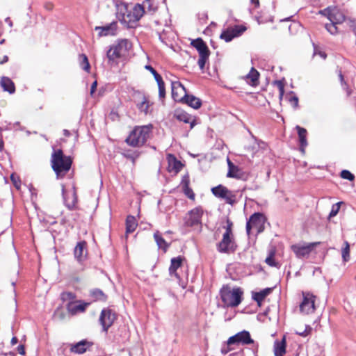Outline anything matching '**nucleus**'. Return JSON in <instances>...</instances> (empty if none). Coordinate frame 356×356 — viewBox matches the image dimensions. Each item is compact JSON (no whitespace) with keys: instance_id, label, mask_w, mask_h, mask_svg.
Listing matches in <instances>:
<instances>
[{"instance_id":"obj_1","label":"nucleus","mask_w":356,"mask_h":356,"mask_svg":"<svg viewBox=\"0 0 356 356\" xmlns=\"http://www.w3.org/2000/svg\"><path fill=\"white\" fill-rule=\"evenodd\" d=\"M51 164L57 178H63L72 167V159L70 156L65 155L61 149H54Z\"/></svg>"},{"instance_id":"obj_2","label":"nucleus","mask_w":356,"mask_h":356,"mask_svg":"<svg viewBox=\"0 0 356 356\" xmlns=\"http://www.w3.org/2000/svg\"><path fill=\"white\" fill-rule=\"evenodd\" d=\"M153 125L136 126L131 130L124 142L132 147H143L149 138Z\"/></svg>"},{"instance_id":"obj_3","label":"nucleus","mask_w":356,"mask_h":356,"mask_svg":"<svg viewBox=\"0 0 356 356\" xmlns=\"http://www.w3.org/2000/svg\"><path fill=\"white\" fill-rule=\"evenodd\" d=\"M243 294L240 287L231 289L228 285H223L220 290V296L225 307H236L242 301Z\"/></svg>"},{"instance_id":"obj_4","label":"nucleus","mask_w":356,"mask_h":356,"mask_svg":"<svg viewBox=\"0 0 356 356\" xmlns=\"http://www.w3.org/2000/svg\"><path fill=\"white\" fill-rule=\"evenodd\" d=\"M60 298L63 302H67V312H84L91 305L88 301L76 300V294L71 291L62 292Z\"/></svg>"},{"instance_id":"obj_5","label":"nucleus","mask_w":356,"mask_h":356,"mask_svg":"<svg viewBox=\"0 0 356 356\" xmlns=\"http://www.w3.org/2000/svg\"><path fill=\"white\" fill-rule=\"evenodd\" d=\"M229 343H233L234 345L254 344V346L252 350L254 356H257L259 344L258 343L255 344L254 341L252 339L249 331L244 330L241 332H238V333L235 334L233 336H231L230 337H229Z\"/></svg>"},{"instance_id":"obj_6","label":"nucleus","mask_w":356,"mask_h":356,"mask_svg":"<svg viewBox=\"0 0 356 356\" xmlns=\"http://www.w3.org/2000/svg\"><path fill=\"white\" fill-rule=\"evenodd\" d=\"M129 40L127 39H120L117 41L116 44L110 46L109 49L106 52V57L109 63H113L116 59L122 57V51L124 49H128Z\"/></svg>"},{"instance_id":"obj_7","label":"nucleus","mask_w":356,"mask_h":356,"mask_svg":"<svg viewBox=\"0 0 356 356\" xmlns=\"http://www.w3.org/2000/svg\"><path fill=\"white\" fill-rule=\"evenodd\" d=\"M211 192L215 197L224 200L230 205H234L236 202V195L222 184L213 187Z\"/></svg>"},{"instance_id":"obj_8","label":"nucleus","mask_w":356,"mask_h":356,"mask_svg":"<svg viewBox=\"0 0 356 356\" xmlns=\"http://www.w3.org/2000/svg\"><path fill=\"white\" fill-rule=\"evenodd\" d=\"M216 246L217 250L220 253L234 252L237 249L233 235L228 234H223L222 240Z\"/></svg>"},{"instance_id":"obj_9","label":"nucleus","mask_w":356,"mask_h":356,"mask_svg":"<svg viewBox=\"0 0 356 356\" xmlns=\"http://www.w3.org/2000/svg\"><path fill=\"white\" fill-rule=\"evenodd\" d=\"M124 12L122 10L117 13V18L121 24H124L127 29H134L137 26V22L138 20L136 19V17L132 14L131 11L128 10L125 6Z\"/></svg>"},{"instance_id":"obj_10","label":"nucleus","mask_w":356,"mask_h":356,"mask_svg":"<svg viewBox=\"0 0 356 356\" xmlns=\"http://www.w3.org/2000/svg\"><path fill=\"white\" fill-rule=\"evenodd\" d=\"M321 242L309 243L305 245L294 244L291 246L292 251L295 253L296 257L300 259L308 257L314 248L318 245Z\"/></svg>"},{"instance_id":"obj_11","label":"nucleus","mask_w":356,"mask_h":356,"mask_svg":"<svg viewBox=\"0 0 356 356\" xmlns=\"http://www.w3.org/2000/svg\"><path fill=\"white\" fill-rule=\"evenodd\" d=\"M118 28V22L113 21L104 26H95V31H98V38L115 36L117 35Z\"/></svg>"},{"instance_id":"obj_12","label":"nucleus","mask_w":356,"mask_h":356,"mask_svg":"<svg viewBox=\"0 0 356 356\" xmlns=\"http://www.w3.org/2000/svg\"><path fill=\"white\" fill-rule=\"evenodd\" d=\"M202 207L199 206L189 211L188 218L186 220V225L188 227H193L202 223V217L203 215Z\"/></svg>"},{"instance_id":"obj_13","label":"nucleus","mask_w":356,"mask_h":356,"mask_svg":"<svg viewBox=\"0 0 356 356\" xmlns=\"http://www.w3.org/2000/svg\"><path fill=\"white\" fill-rule=\"evenodd\" d=\"M267 218L266 216L260 212H255L252 214L246 222V232L250 235L251 229L259 226L261 223H266Z\"/></svg>"},{"instance_id":"obj_14","label":"nucleus","mask_w":356,"mask_h":356,"mask_svg":"<svg viewBox=\"0 0 356 356\" xmlns=\"http://www.w3.org/2000/svg\"><path fill=\"white\" fill-rule=\"evenodd\" d=\"M317 297L310 293H303V299L300 304V312L308 311L310 309L316 310L318 307L316 305V300Z\"/></svg>"},{"instance_id":"obj_15","label":"nucleus","mask_w":356,"mask_h":356,"mask_svg":"<svg viewBox=\"0 0 356 356\" xmlns=\"http://www.w3.org/2000/svg\"><path fill=\"white\" fill-rule=\"evenodd\" d=\"M321 13L326 15L330 22H335L336 24L342 23L345 20L344 15L336 8L331 9L328 7L321 10Z\"/></svg>"},{"instance_id":"obj_16","label":"nucleus","mask_w":356,"mask_h":356,"mask_svg":"<svg viewBox=\"0 0 356 356\" xmlns=\"http://www.w3.org/2000/svg\"><path fill=\"white\" fill-rule=\"evenodd\" d=\"M184 260L185 257L181 255L171 259L170 265L168 269L170 276L175 277L178 280H181L180 275L177 272V270L178 268L181 267Z\"/></svg>"},{"instance_id":"obj_17","label":"nucleus","mask_w":356,"mask_h":356,"mask_svg":"<svg viewBox=\"0 0 356 356\" xmlns=\"http://www.w3.org/2000/svg\"><path fill=\"white\" fill-rule=\"evenodd\" d=\"M117 317V313H100L99 322L102 326L103 331L106 332Z\"/></svg>"},{"instance_id":"obj_18","label":"nucleus","mask_w":356,"mask_h":356,"mask_svg":"<svg viewBox=\"0 0 356 356\" xmlns=\"http://www.w3.org/2000/svg\"><path fill=\"white\" fill-rule=\"evenodd\" d=\"M93 342L89 341L87 339H82L80 341L72 344L70 347V352L76 354H83L93 346Z\"/></svg>"},{"instance_id":"obj_19","label":"nucleus","mask_w":356,"mask_h":356,"mask_svg":"<svg viewBox=\"0 0 356 356\" xmlns=\"http://www.w3.org/2000/svg\"><path fill=\"white\" fill-rule=\"evenodd\" d=\"M191 45L198 52L199 56H210V50L207 43L202 38H197L191 41Z\"/></svg>"},{"instance_id":"obj_20","label":"nucleus","mask_w":356,"mask_h":356,"mask_svg":"<svg viewBox=\"0 0 356 356\" xmlns=\"http://www.w3.org/2000/svg\"><path fill=\"white\" fill-rule=\"evenodd\" d=\"M75 259L79 262L83 261L87 256V243L85 241H79L74 250Z\"/></svg>"},{"instance_id":"obj_21","label":"nucleus","mask_w":356,"mask_h":356,"mask_svg":"<svg viewBox=\"0 0 356 356\" xmlns=\"http://www.w3.org/2000/svg\"><path fill=\"white\" fill-rule=\"evenodd\" d=\"M180 103L186 104L194 109H198L201 107L202 103L200 98L193 95H189L187 92L180 98Z\"/></svg>"},{"instance_id":"obj_22","label":"nucleus","mask_w":356,"mask_h":356,"mask_svg":"<svg viewBox=\"0 0 356 356\" xmlns=\"http://www.w3.org/2000/svg\"><path fill=\"white\" fill-rule=\"evenodd\" d=\"M167 160L168 163V171L169 172H174L177 174L180 172L184 167V164L172 154H168L167 155Z\"/></svg>"},{"instance_id":"obj_23","label":"nucleus","mask_w":356,"mask_h":356,"mask_svg":"<svg viewBox=\"0 0 356 356\" xmlns=\"http://www.w3.org/2000/svg\"><path fill=\"white\" fill-rule=\"evenodd\" d=\"M62 195L63 198V202L65 206L70 211H74L78 209L77 203H78V195L77 192L74 191L72 193V199L71 202H69L67 198V195L65 193V188L64 185H62Z\"/></svg>"},{"instance_id":"obj_24","label":"nucleus","mask_w":356,"mask_h":356,"mask_svg":"<svg viewBox=\"0 0 356 356\" xmlns=\"http://www.w3.org/2000/svg\"><path fill=\"white\" fill-rule=\"evenodd\" d=\"M88 296L91 299L89 302L91 303L97 301L106 302L108 298L107 295L102 290L97 288L90 289Z\"/></svg>"},{"instance_id":"obj_25","label":"nucleus","mask_w":356,"mask_h":356,"mask_svg":"<svg viewBox=\"0 0 356 356\" xmlns=\"http://www.w3.org/2000/svg\"><path fill=\"white\" fill-rule=\"evenodd\" d=\"M273 288L267 287L258 292H252V299L257 302L258 306H261L264 299L272 293Z\"/></svg>"},{"instance_id":"obj_26","label":"nucleus","mask_w":356,"mask_h":356,"mask_svg":"<svg viewBox=\"0 0 356 356\" xmlns=\"http://www.w3.org/2000/svg\"><path fill=\"white\" fill-rule=\"evenodd\" d=\"M296 129L297 130L298 135V142L300 145V149L301 151H304L305 148L307 146L308 143L307 140V131L306 129L297 125L296 127Z\"/></svg>"},{"instance_id":"obj_27","label":"nucleus","mask_w":356,"mask_h":356,"mask_svg":"<svg viewBox=\"0 0 356 356\" xmlns=\"http://www.w3.org/2000/svg\"><path fill=\"white\" fill-rule=\"evenodd\" d=\"M286 341L285 336L281 341L275 340L274 342V354L275 356H284L286 353Z\"/></svg>"},{"instance_id":"obj_28","label":"nucleus","mask_w":356,"mask_h":356,"mask_svg":"<svg viewBox=\"0 0 356 356\" xmlns=\"http://www.w3.org/2000/svg\"><path fill=\"white\" fill-rule=\"evenodd\" d=\"M1 86L4 91L13 94L15 92V86L14 82L7 76H2L1 79Z\"/></svg>"},{"instance_id":"obj_29","label":"nucleus","mask_w":356,"mask_h":356,"mask_svg":"<svg viewBox=\"0 0 356 356\" xmlns=\"http://www.w3.org/2000/svg\"><path fill=\"white\" fill-rule=\"evenodd\" d=\"M181 89L185 93L186 92V90L183 84L180 81H172L171 83V90H172V99L177 102H180L179 95L177 92V90Z\"/></svg>"},{"instance_id":"obj_30","label":"nucleus","mask_w":356,"mask_h":356,"mask_svg":"<svg viewBox=\"0 0 356 356\" xmlns=\"http://www.w3.org/2000/svg\"><path fill=\"white\" fill-rule=\"evenodd\" d=\"M173 116L179 122H183L184 123H188L190 122V120L193 118V116L185 111L181 108H177L174 111Z\"/></svg>"},{"instance_id":"obj_31","label":"nucleus","mask_w":356,"mask_h":356,"mask_svg":"<svg viewBox=\"0 0 356 356\" xmlns=\"http://www.w3.org/2000/svg\"><path fill=\"white\" fill-rule=\"evenodd\" d=\"M121 154L122 156L127 159L130 160L133 164H135L136 161L141 154V152L138 150H132V149H124Z\"/></svg>"},{"instance_id":"obj_32","label":"nucleus","mask_w":356,"mask_h":356,"mask_svg":"<svg viewBox=\"0 0 356 356\" xmlns=\"http://www.w3.org/2000/svg\"><path fill=\"white\" fill-rule=\"evenodd\" d=\"M244 175H245V173L237 165L231 166L230 169H228V172L227 174V177L235 178L237 179H243Z\"/></svg>"},{"instance_id":"obj_33","label":"nucleus","mask_w":356,"mask_h":356,"mask_svg":"<svg viewBox=\"0 0 356 356\" xmlns=\"http://www.w3.org/2000/svg\"><path fill=\"white\" fill-rule=\"evenodd\" d=\"M138 226V222L134 216L129 215L126 218V234L133 233Z\"/></svg>"},{"instance_id":"obj_34","label":"nucleus","mask_w":356,"mask_h":356,"mask_svg":"<svg viewBox=\"0 0 356 356\" xmlns=\"http://www.w3.org/2000/svg\"><path fill=\"white\" fill-rule=\"evenodd\" d=\"M154 238L156 243V245L159 249H162L164 252L168 249L170 244L168 243L161 236L159 231H156L154 234Z\"/></svg>"},{"instance_id":"obj_35","label":"nucleus","mask_w":356,"mask_h":356,"mask_svg":"<svg viewBox=\"0 0 356 356\" xmlns=\"http://www.w3.org/2000/svg\"><path fill=\"white\" fill-rule=\"evenodd\" d=\"M152 105V103H150L146 96L143 95L142 102L138 103L136 106L140 112H143L145 115L151 113V111H149V107Z\"/></svg>"},{"instance_id":"obj_36","label":"nucleus","mask_w":356,"mask_h":356,"mask_svg":"<svg viewBox=\"0 0 356 356\" xmlns=\"http://www.w3.org/2000/svg\"><path fill=\"white\" fill-rule=\"evenodd\" d=\"M254 18L259 24L274 22V16L270 15H267L266 13H264L263 11L259 13L254 17Z\"/></svg>"},{"instance_id":"obj_37","label":"nucleus","mask_w":356,"mask_h":356,"mask_svg":"<svg viewBox=\"0 0 356 356\" xmlns=\"http://www.w3.org/2000/svg\"><path fill=\"white\" fill-rule=\"evenodd\" d=\"M259 73L254 67H252L249 73L247 74L246 78L250 79L251 86H257L259 83Z\"/></svg>"},{"instance_id":"obj_38","label":"nucleus","mask_w":356,"mask_h":356,"mask_svg":"<svg viewBox=\"0 0 356 356\" xmlns=\"http://www.w3.org/2000/svg\"><path fill=\"white\" fill-rule=\"evenodd\" d=\"M79 59H80V63H79L80 67L83 70H84L87 72H89L90 70V65L88 56L84 54H81L79 55Z\"/></svg>"},{"instance_id":"obj_39","label":"nucleus","mask_w":356,"mask_h":356,"mask_svg":"<svg viewBox=\"0 0 356 356\" xmlns=\"http://www.w3.org/2000/svg\"><path fill=\"white\" fill-rule=\"evenodd\" d=\"M131 13L136 17V19H137L139 21L145 14L144 6L137 3L134 7Z\"/></svg>"},{"instance_id":"obj_40","label":"nucleus","mask_w":356,"mask_h":356,"mask_svg":"<svg viewBox=\"0 0 356 356\" xmlns=\"http://www.w3.org/2000/svg\"><path fill=\"white\" fill-rule=\"evenodd\" d=\"M229 28L235 38L241 36L247 30V27L244 25H234Z\"/></svg>"},{"instance_id":"obj_41","label":"nucleus","mask_w":356,"mask_h":356,"mask_svg":"<svg viewBox=\"0 0 356 356\" xmlns=\"http://www.w3.org/2000/svg\"><path fill=\"white\" fill-rule=\"evenodd\" d=\"M275 250H270L268 256L266 257L265 262L270 266L280 268V265L278 262L275 260Z\"/></svg>"},{"instance_id":"obj_42","label":"nucleus","mask_w":356,"mask_h":356,"mask_svg":"<svg viewBox=\"0 0 356 356\" xmlns=\"http://www.w3.org/2000/svg\"><path fill=\"white\" fill-rule=\"evenodd\" d=\"M220 38L224 40L226 42H229L235 38V37L234 36L231 29L227 28L222 31Z\"/></svg>"},{"instance_id":"obj_43","label":"nucleus","mask_w":356,"mask_h":356,"mask_svg":"<svg viewBox=\"0 0 356 356\" xmlns=\"http://www.w3.org/2000/svg\"><path fill=\"white\" fill-rule=\"evenodd\" d=\"M286 98L291 103L294 108H298V97L294 94L293 92L291 91L286 95Z\"/></svg>"},{"instance_id":"obj_44","label":"nucleus","mask_w":356,"mask_h":356,"mask_svg":"<svg viewBox=\"0 0 356 356\" xmlns=\"http://www.w3.org/2000/svg\"><path fill=\"white\" fill-rule=\"evenodd\" d=\"M158 84L159 88V97L160 99L165 98V83L163 80V78L159 79V80L156 81Z\"/></svg>"},{"instance_id":"obj_45","label":"nucleus","mask_w":356,"mask_h":356,"mask_svg":"<svg viewBox=\"0 0 356 356\" xmlns=\"http://www.w3.org/2000/svg\"><path fill=\"white\" fill-rule=\"evenodd\" d=\"M76 314L77 313H53L51 318L54 321H62L65 318L67 314L68 318H70L72 316Z\"/></svg>"},{"instance_id":"obj_46","label":"nucleus","mask_w":356,"mask_h":356,"mask_svg":"<svg viewBox=\"0 0 356 356\" xmlns=\"http://www.w3.org/2000/svg\"><path fill=\"white\" fill-rule=\"evenodd\" d=\"M345 247L342 249V258L344 261H348L350 259V245L347 241L344 242Z\"/></svg>"},{"instance_id":"obj_47","label":"nucleus","mask_w":356,"mask_h":356,"mask_svg":"<svg viewBox=\"0 0 356 356\" xmlns=\"http://www.w3.org/2000/svg\"><path fill=\"white\" fill-rule=\"evenodd\" d=\"M340 177L343 179H347L348 181H354L355 175L348 170H343L340 172Z\"/></svg>"},{"instance_id":"obj_48","label":"nucleus","mask_w":356,"mask_h":356,"mask_svg":"<svg viewBox=\"0 0 356 356\" xmlns=\"http://www.w3.org/2000/svg\"><path fill=\"white\" fill-rule=\"evenodd\" d=\"M10 178L14 186L17 189H19L21 186V179L15 173H12L10 175Z\"/></svg>"},{"instance_id":"obj_49","label":"nucleus","mask_w":356,"mask_h":356,"mask_svg":"<svg viewBox=\"0 0 356 356\" xmlns=\"http://www.w3.org/2000/svg\"><path fill=\"white\" fill-rule=\"evenodd\" d=\"M232 345H234L233 343H229V339L227 341L223 342L222 344V347L220 349V353L222 355L227 354L229 351L232 350V348L231 347Z\"/></svg>"},{"instance_id":"obj_50","label":"nucleus","mask_w":356,"mask_h":356,"mask_svg":"<svg viewBox=\"0 0 356 356\" xmlns=\"http://www.w3.org/2000/svg\"><path fill=\"white\" fill-rule=\"evenodd\" d=\"M336 23L335 22H330L329 24H326L325 27L326 29V30L330 33H331L332 35H334L337 33L338 31V28L337 26H336Z\"/></svg>"},{"instance_id":"obj_51","label":"nucleus","mask_w":356,"mask_h":356,"mask_svg":"<svg viewBox=\"0 0 356 356\" xmlns=\"http://www.w3.org/2000/svg\"><path fill=\"white\" fill-rule=\"evenodd\" d=\"M143 6H144V8L147 6L149 12L154 13L157 10V7L153 3V0H145Z\"/></svg>"},{"instance_id":"obj_52","label":"nucleus","mask_w":356,"mask_h":356,"mask_svg":"<svg viewBox=\"0 0 356 356\" xmlns=\"http://www.w3.org/2000/svg\"><path fill=\"white\" fill-rule=\"evenodd\" d=\"M341 203H342L341 202H337L332 205L331 211L329 213L330 218L337 216V214L339 213V211L340 209V205Z\"/></svg>"},{"instance_id":"obj_53","label":"nucleus","mask_w":356,"mask_h":356,"mask_svg":"<svg viewBox=\"0 0 356 356\" xmlns=\"http://www.w3.org/2000/svg\"><path fill=\"white\" fill-rule=\"evenodd\" d=\"M145 68L149 71L151 74L154 76V79L156 81L159 80V79H161L162 76L157 72V71L151 65H145Z\"/></svg>"},{"instance_id":"obj_54","label":"nucleus","mask_w":356,"mask_h":356,"mask_svg":"<svg viewBox=\"0 0 356 356\" xmlns=\"http://www.w3.org/2000/svg\"><path fill=\"white\" fill-rule=\"evenodd\" d=\"M209 56H201L199 57L197 64L200 70H203L206 63L208 61Z\"/></svg>"},{"instance_id":"obj_55","label":"nucleus","mask_w":356,"mask_h":356,"mask_svg":"<svg viewBox=\"0 0 356 356\" xmlns=\"http://www.w3.org/2000/svg\"><path fill=\"white\" fill-rule=\"evenodd\" d=\"M181 186L183 188L189 187L190 185V177L188 174H186L182 177L181 181Z\"/></svg>"},{"instance_id":"obj_56","label":"nucleus","mask_w":356,"mask_h":356,"mask_svg":"<svg viewBox=\"0 0 356 356\" xmlns=\"http://www.w3.org/2000/svg\"><path fill=\"white\" fill-rule=\"evenodd\" d=\"M183 192L184 193V195L188 197L189 199L191 200H195V193L193 192V191L192 190L191 188L189 187H187V188H183Z\"/></svg>"},{"instance_id":"obj_57","label":"nucleus","mask_w":356,"mask_h":356,"mask_svg":"<svg viewBox=\"0 0 356 356\" xmlns=\"http://www.w3.org/2000/svg\"><path fill=\"white\" fill-rule=\"evenodd\" d=\"M227 225L224 227L225 229V232L224 234H228L233 235L232 233V227H233V222L229 220V218L226 220Z\"/></svg>"},{"instance_id":"obj_58","label":"nucleus","mask_w":356,"mask_h":356,"mask_svg":"<svg viewBox=\"0 0 356 356\" xmlns=\"http://www.w3.org/2000/svg\"><path fill=\"white\" fill-rule=\"evenodd\" d=\"M312 331V327L309 325H306L305 330L302 331V332H297V334L301 337H305L308 336L309 334H310Z\"/></svg>"},{"instance_id":"obj_59","label":"nucleus","mask_w":356,"mask_h":356,"mask_svg":"<svg viewBox=\"0 0 356 356\" xmlns=\"http://www.w3.org/2000/svg\"><path fill=\"white\" fill-rule=\"evenodd\" d=\"M314 47V55L318 54L321 58L325 59L327 58V54L324 51H318V47L315 43H313Z\"/></svg>"},{"instance_id":"obj_60","label":"nucleus","mask_w":356,"mask_h":356,"mask_svg":"<svg viewBox=\"0 0 356 356\" xmlns=\"http://www.w3.org/2000/svg\"><path fill=\"white\" fill-rule=\"evenodd\" d=\"M97 81H95L91 86H90V94L91 96H93L94 95V93L95 92L96 90H97Z\"/></svg>"},{"instance_id":"obj_61","label":"nucleus","mask_w":356,"mask_h":356,"mask_svg":"<svg viewBox=\"0 0 356 356\" xmlns=\"http://www.w3.org/2000/svg\"><path fill=\"white\" fill-rule=\"evenodd\" d=\"M17 351L18 353L22 355H24L26 354V352H25V346L23 344H20L17 346Z\"/></svg>"},{"instance_id":"obj_62","label":"nucleus","mask_w":356,"mask_h":356,"mask_svg":"<svg viewBox=\"0 0 356 356\" xmlns=\"http://www.w3.org/2000/svg\"><path fill=\"white\" fill-rule=\"evenodd\" d=\"M339 80H340L341 86H346L347 82L344 80V76L341 70L339 71Z\"/></svg>"},{"instance_id":"obj_63","label":"nucleus","mask_w":356,"mask_h":356,"mask_svg":"<svg viewBox=\"0 0 356 356\" xmlns=\"http://www.w3.org/2000/svg\"><path fill=\"white\" fill-rule=\"evenodd\" d=\"M254 228L257 229V234H260L265 229V223H261L259 226H257Z\"/></svg>"},{"instance_id":"obj_64","label":"nucleus","mask_w":356,"mask_h":356,"mask_svg":"<svg viewBox=\"0 0 356 356\" xmlns=\"http://www.w3.org/2000/svg\"><path fill=\"white\" fill-rule=\"evenodd\" d=\"M44 7L47 10H51L54 8V5L51 2H46L44 5Z\"/></svg>"}]
</instances>
